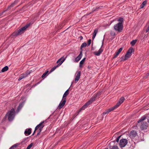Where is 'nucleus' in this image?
<instances>
[{"mask_svg": "<svg viewBox=\"0 0 149 149\" xmlns=\"http://www.w3.org/2000/svg\"><path fill=\"white\" fill-rule=\"evenodd\" d=\"M101 95V92H99L97 94H94L91 97L90 99L78 111L79 113L82 110H84L87 108L88 106L92 104L93 102L95 101L97 97H99Z\"/></svg>", "mask_w": 149, "mask_h": 149, "instance_id": "f257e3e1", "label": "nucleus"}, {"mask_svg": "<svg viewBox=\"0 0 149 149\" xmlns=\"http://www.w3.org/2000/svg\"><path fill=\"white\" fill-rule=\"evenodd\" d=\"M125 98L123 97H121L119 99V101L116 104L111 108L109 109L106 110L103 113L104 115L108 113L111 111L114 110L115 109L118 107L124 101Z\"/></svg>", "mask_w": 149, "mask_h": 149, "instance_id": "f03ea898", "label": "nucleus"}, {"mask_svg": "<svg viewBox=\"0 0 149 149\" xmlns=\"http://www.w3.org/2000/svg\"><path fill=\"white\" fill-rule=\"evenodd\" d=\"M15 112L14 109L12 108L10 111L7 113L5 116V118H8L9 121H12L15 117Z\"/></svg>", "mask_w": 149, "mask_h": 149, "instance_id": "7ed1b4c3", "label": "nucleus"}, {"mask_svg": "<svg viewBox=\"0 0 149 149\" xmlns=\"http://www.w3.org/2000/svg\"><path fill=\"white\" fill-rule=\"evenodd\" d=\"M69 94V90L68 89L65 92L64 94L62 100H63L62 102H61L60 104H59L58 107V108L59 109H61L62 107H63V106L65 104V102H66V98H65V97L67 96L68 94Z\"/></svg>", "mask_w": 149, "mask_h": 149, "instance_id": "20e7f679", "label": "nucleus"}, {"mask_svg": "<svg viewBox=\"0 0 149 149\" xmlns=\"http://www.w3.org/2000/svg\"><path fill=\"white\" fill-rule=\"evenodd\" d=\"M67 58V56L65 57L64 56H63L60 58H59L56 62V63L58 64L53 68H52L50 70V72L54 71L57 67L60 66L62 63L65 61Z\"/></svg>", "mask_w": 149, "mask_h": 149, "instance_id": "39448f33", "label": "nucleus"}, {"mask_svg": "<svg viewBox=\"0 0 149 149\" xmlns=\"http://www.w3.org/2000/svg\"><path fill=\"white\" fill-rule=\"evenodd\" d=\"M67 58V56L65 57L64 56H63L60 58H59L56 62V63L58 64L53 68H52L50 70V72L54 71L57 67L60 66L62 63L65 61Z\"/></svg>", "mask_w": 149, "mask_h": 149, "instance_id": "423d86ee", "label": "nucleus"}, {"mask_svg": "<svg viewBox=\"0 0 149 149\" xmlns=\"http://www.w3.org/2000/svg\"><path fill=\"white\" fill-rule=\"evenodd\" d=\"M123 26L121 23H118L115 25L114 26V28L116 31L120 32L123 29Z\"/></svg>", "mask_w": 149, "mask_h": 149, "instance_id": "0eeeda50", "label": "nucleus"}, {"mask_svg": "<svg viewBox=\"0 0 149 149\" xmlns=\"http://www.w3.org/2000/svg\"><path fill=\"white\" fill-rule=\"evenodd\" d=\"M127 143V140L126 139H122L120 141L119 144L121 147H124Z\"/></svg>", "mask_w": 149, "mask_h": 149, "instance_id": "6e6552de", "label": "nucleus"}, {"mask_svg": "<svg viewBox=\"0 0 149 149\" xmlns=\"http://www.w3.org/2000/svg\"><path fill=\"white\" fill-rule=\"evenodd\" d=\"M148 126V123L146 122H143L141 123L140 126V128L142 130H146Z\"/></svg>", "mask_w": 149, "mask_h": 149, "instance_id": "1a4fd4ad", "label": "nucleus"}, {"mask_svg": "<svg viewBox=\"0 0 149 149\" xmlns=\"http://www.w3.org/2000/svg\"><path fill=\"white\" fill-rule=\"evenodd\" d=\"M44 122L45 121H43L38 125L35 127V130H37L38 129L42 130L44 126V125L43 124Z\"/></svg>", "mask_w": 149, "mask_h": 149, "instance_id": "9d476101", "label": "nucleus"}, {"mask_svg": "<svg viewBox=\"0 0 149 149\" xmlns=\"http://www.w3.org/2000/svg\"><path fill=\"white\" fill-rule=\"evenodd\" d=\"M131 55V54L127 52L125 57H122L121 58V61H123L127 59Z\"/></svg>", "mask_w": 149, "mask_h": 149, "instance_id": "9b49d317", "label": "nucleus"}, {"mask_svg": "<svg viewBox=\"0 0 149 149\" xmlns=\"http://www.w3.org/2000/svg\"><path fill=\"white\" fill-rule=\"evenodd\" d=\"M29 24H27L19 29V35L24 32L26 29L29 26Z\"/></svg>", "mask_w": 149, "mask_h": 149, "instance_id": "f8f14e48", "label": "nucleus"}, {"mask_svg": "<svg viewBox=\"0 0 149 149\" xmlns=\"http://www.w3.org/2000/svg\"><path fill=\"white\" fill-rule=\"evenodd\" d=\"M103 44V42H102V44L101 47H102ZM103 49L102 48V47L100 48L98 51L95 52H94V54L96 56H99L100 54L102 52Z\"/></svg>", "mask_w": 149, "mask_h": 149, "instance_id": "ddd939ff", "label": "nucleus"}, {"mask_svg": "<svg viewBox=\"0 0 149 149\" xmlns=\"http://www.w3.org/2000/svg\"><path fill=\"white\" fill-rule=\"evenodd\" d=\"M82 56V52L81 51L79 54L78 55V56L75 59V60L74 61V62H78L80 59L81 58Z\"/></svg>", "mask_w": 149, "mask_h": 149, "instance_id": "4468645a", "label": "nucleus"}, {"mask_svg": "<svg viewBox=\"0 0 149 149\" xmlns=\"http://www.w3.org/2000/svg\"><path fill=\"white\" fill-rule=\"evenodd\" d=\"M31 128L26 129L25 130L24 134L26 136L29 135L31 133Z\"/></svg>", "mask_w": 149, "mask_h": 149, "instance_id": "2eb2a0df", "label": "nucleus"}, {"mask_svg": "<svg viewBox=\"0 0 149 149\" xmlns=\"http://www.w3.org/2000/svg\"><path fill=\"white\" fill-rule=\"evenodd\" d=\"M81 75V72L79 71L78 72L75 78V82L76 83L79 80Z\"/></svg>", "mask_w": 149, "mask_h": 149, "instance_id": "dca6fc26", "label": "nucleus"}, {"mask_svg": "<svg viewBox=\"0 0 149 149\" xmlns=\"http://www.w3.org/2000/svg\"><path fill=\"white\" fill-rule=\"evenodd\" d=\"M103 6H100L99 7H97L95 8H93L92 9V13H93V12L95 11H98L100 10H102V8Z\"/></svg>", "mask_w": 149, "mask_h": 149, "instance_id": "f3484780", "label": "nucleus"}, {"mask_svg": "<svg viewBox=\"0 0 149 149\" xmlns=\"http://www.w3.org/2000/svg\"><path fill=\"white\" fill-rule=\"evenodd\" d=\"M29 74V73H28L27 72H26L25 73L21 74L20 75V77H19V81L26 77Z\"/></svg>", "mask_w": 149, "mask_h": 149, "instance_id": "a211bd4d", "label": "nucleus"}, {"mask_svg": "<svg viewBox=\"0 0 149 149\" xmlns=\"http://www.w3.org/2000/svg\"><path fill=\"white\" fill-rule=\"evenodd\" d=\"M130 135L132 137H135L136 135V132L134 130H133L130 132Z\"/></svg>", "mask_w": 149, "mask_h": 149, "instance_id": "6ab92c4d", "label": "nucleus"}, {"mask_svg": "<svg viewBox=\"0 0 149 149\" xmlns=\"http://www.w3.org/2000/svg\"><path fill=\"white\" fill-rule=\"evenodd\" d=\"M123 50V48L121 47L118 50V51L116 52V55H114V58H115L118 55V54H120V53L121 52V51Z\"/></svg>", "mask_w": 149, "mask_h": 149, "instance_id": "aec40b11", "label": "nucleus"}, {"mask_svg": "<svg viewBox=\"0 0 149 149\" xmlns=\"http://www.w3.org/2000/svg\"><path fill=\"white\" fill-rule=\"evenodd\" d=\"M8 69V67L7 66H6L3 68L1 71V72H4L6 71H7Z\"/></svg>", "mask_w": 149, "mask_h": 149, "instance_id": "412c9836", "label": "nucleus"}, {"mask_svg": "<svg viewBox=\"0 0 149 149\" xmlns=\"http://www.w3.org/2000/svg\"><path fill=\"white\" fill-rule=\"evenodd\" d=\"M86 58H83L80 62L79 63V67H81L82 66V65L85 61Z\"/></svg>", "mask_w": 149, "mask_h": 149, "instance_id": "4be33fe9", "label": "nucleus"}, {"mask_svg": "<svg viewBox=\"0 0 149 149\" xmlns=\"http://www.w3.org/2000/svg\"><path fill=\"white\" fill-rule=\"evenodd\" d=\"M19 145L18 143H17L12 146L9 149H16L17 146Z\"/></svg>", "mask_w": 149, "mask_h": 149, "instance_id": "5701e85b", "label": "nucleus"}, {"mask_svg": "<svg viewBox=\"0 0 149 149\" xmlns=\"http://www.w3.org/2000/svg\"><path fill=\"white\" fill-rule=\"evenodd\" d=\"M109 149H119L118 147L116 146H111L109 147Z\"/></svg>", "mask_w": 149, "mask_h": 149, "instance_id": "b1692460", "label": "nucleus"}, {"mask_svg": "<svg viewBox=\"0 0 149 149\" xmlns=\"http://www.w3.org/2000/svg\"><path fill=\"white\" fill-rule=\"evenodd\" d=\"M147 2L146 1H144L140 5V8H143L145 5L146 4Z\"/></svg>", "mask_w": 149, "mask_h": 149, "instance_id": "393cba45", "label": "nucleus"}, {"mask_svg": "<svg viewBox=\"0 0 149 149\" xmlns=\"http://www.w3.org/2000/svg\"><path fill=\"white\" fill-rule=\"evenodd\" d=\"M19 35V30H17L16 32L13 33L12 34L13 36H17Z\"/></svg>", "mask_w": 149, "mask_h": 149, "instance_id": "a878e982", "label": "nucleus"}, {"mask_svg": "<svg viewBox=\"0 0 149 149\" xmlns=\"http://www.w3.org/2000/svg\"><path fill=\"white\" fill-rule=\"evenodd\" d=\"M25 102L24 101H22L20 102V104H19V110L23 106L24 103Z\"/></svg>", "mask_w": 149, "mask_h": 149, "instance_id": "bb28decb", "label": "nucleus"}, {"mask_svg": "<svg viewBox=\"0 0 149 149\" xmlns=\"http://www.w3.org/2000/svg\"><path fill=\"white\" fill-rule=\"evenodd\" d=\"M136 41H137L136 40H133L132 41L130 42V44H131L132 46H133L136 43Z\"/></svg>", "mask_w": 149, "mask_h": 149, "instance_id": "cd10ccee", "label": "nucleus"}, {"mask_svg": "<svg viewBox=\"0 0 149 149\" xmlns=\"http://www.w3.org/2000/svg\"><path fill=\"white\" fill-rule=\"evenodd\" d=\"M17 2H18V1H14V3H12L10 6H8V8H9L10 7H13L14 5L16 4V3H17Z\"/></svg>", "mask_w": 149, "mask_h": 149, "instance_id": "c85d7f7f", "label": "nucleus"}, {"mask_svg": "<svg viewBox=\"0 0 149 149\" xmlns=\"http://www.w3.org/2000/svg\"><path fill=\"white\" fill-rule=\"evenodd\" d=\"M146 118V117L145 116H143L141 117V118L138 121V123H139L141 122H142Z\"/></svg>", "mask_w": 149, "mask_h": 149, "instance_id": "c756f323", "label": "nucleus"}, {"mask_svg": "<svg viewBox=\"0 0 149 149\" xmlns=\"http://www.w3.org/2000/svg\"><path fill=\"white\" fill-rule=\"evenodd\" d=\"M118 21L119 22L118 23H121L122 24H123V18H120L118 20Z\"/></svg>", "mask_w": 149, "mask_h": 149, "instance_id": "7c9ffc66", "label": "nucleus"}, {"mask_svg": "<svg viewBox=\"0 0 149 149\" xmlns=\"http://www.w3.org/2000/svg\"><path fill=\"white\" fill-rule=\"evenodd\" d=\"M134 51V50L133 49V48H130L127 51V52L128 53H130V54H131V53L133 51Z\"/></svg>", "mask_w": 149, "mask_h": 149, "instance_id": "2f4dec72", "label": "nucleus"}, {"mask_svg": "<svg viewBox=\"0 0 149 149\" xmlns=\"http://www.w3.org/2000/svg\"><path fill=\"white\" fill-rule=\"evenodd\" d=\"M33 143H31L27 147L26 149H30L33 145Z\"/></svg>", "mask_w": 149, "mask_h": 149, "instance_id": "473e14b6", "label": "nucleus"}, {"mask_svg": "<svg viewBox=\"0 0 149 149\" xmlns=\"http://www.w3.org/2000/svg\"><path fill=\"white\" fill-rule=\"evenodd\" d=\"M48 71L47 70L45 72L43 73V74L42 76V77L43 78L45 77V76H46L47 74H48Z\"/></svg>", "mask_w": 149, "mask_h": 149, "instance_id": "72a5a7b5", "label": "nucleus"}, {"mask_svg": "<svg viewBox=\"0 0 149 149\" xmlns=\"http://www.w3.org/2000/svg\"><path fill=\"white\" fill-rule=\"evenodd\" d=\"M86 45V43L85 42H84L83 43L81 46V49L83 47H85Z\"/></svg>", "mask_w": 149, "mask_h": 149, "instance_id": "f704fd0d", "label": "nucleus"}, {"mask_svg": "<svg viewBox=\"0 0 149 149\" xmlns=\"http://www.w3.org/2000/svg\"><path fill=\"white\" fill-rule=\"evenodd\" d=\"M28 137L24 139H23V141L21 142V143L22 144H23L24 143H26L27 141H26V140L28 139Z\"/></svg>", "mask_w": 149, "mask_h": 149, "instance_id": "c9c22d12", "label": "nucleus"}, {"mask_svg": "<svg viewBox=\"0 0 149 149\" xmlns=\"http://www.w3.org/2000/svg\"><path fill=\"white\" fill-rule=\"evenodd\" d=\"M111 34L112 36H114L115 35V33L113 31H111Z\"/></svg>", "mask_w": 149, "mask_h": 149, "instance_id": "e433bc0d", "label": "nucleus"}, {"mask_svg": "<svg viewBox=\"0 0 149 149\" xmlns=\"http://www.w3.org/2000/svg\"><path fill=\"white\" fill-rule=\"evenodd\" d=\"M42 130H41L40 129H39V130H38V133L37 134V136L38 135H39V134H40V132H41V131H42Z\"/></svg>", "mask_w": 149, "mask_h": 149, "instance_id": "4c0bfd02", "label": "nucleus"}, {"mask_svg": "<svg viewBox=\"0 0 149 149\" xmlns=\"http://www.w3.org/2000/svg\"><path fill=\"white\" fill-rule=\"evenodd\" d=\"M97 29H95L93 33V34L96 35L97 33Z\"/></svg>", "mask_w": 149, "mask_h": 149, "instance_id": "58836bf2", "label": "nucleus"}, {"mask_svg": "<svg viewBox=\"0 0 149 149\" xmlns=\"http://www.w3.org/2000/svg\"><path fill=\"white\" fill-rule=\"evenodd\" d=\"M91 39L88 40V46H89L90 45V44L91 43Z\"/></svg>", "mask_w": 149, "mask_h": 149, "instance_id": "ea45409f", "label": "nucleus"}, {"mask_svg": "<svg viewBox=\"0 0 149 149\" xmlns=\"http://www.w3.org/2000/svg\"><path fill=\"white\" fill-rule=\"evenodd\" d=\"M120 138V136H118L116 139V141L118 142Z\"/></svg>", "mask_w": 149, "mask_h": 149, "instance_id": "a19ab883", "label": "nucleus"}, {"mask_svg": "<svg viewBox=\"0 0 149 149\" xmlns=\"http://www.w3.org/2000/svg\"><path fill=\"white\" fill-rule=\"evenodd\" d=\"M96 35H95V34H93V37H92V38L94 39L95 37V36H96Z\"/></svg>", "mask_w": 149, "mask_h": 149, "instance_id": "79ce46f5", "label": "nucleus"}, {"mask_svg": "<svg viewBox=\"0 0 149 149\" xmlns=\"http://www.w3.org/2000/svg\"><path fill=\"white\" fill-rule=\"evenodd\" d=\"M6 10H4L0 14V16L2 15L5 12Z\"/></svg>", "mask_w": 149, "mask_h": 149, "instance_id": "37998d69", "label": "nucleus"}, {"mask_svg": "<svg viewBox=\"0 0 149 149\" xmlns=\"http://www.w3.org/2000/svg\"><path fill=\"white\" fill-rule=\"evenodd\" d=\"M149 75V72L148 73L146 74V76L145 77H146V78Z\"/></svg>", "mask_w": 149, "mask_h": 149, "instance_id": "c03bdc74", "label": "nucleus"}, {"mask_svg": "<svg viewBox=\"0 0 149 149\" xmlns=\"http://www.w3.org/2000/svg\"><path fill=\"white\" fill-rule=\"evenodd\" d=\"M36 130H35H35L33 132V133L32 134V135H33L35 134V132H36Z\"/></svg>", "mask_w": 149, "mask_h": 149, "instance_id": "a18cd8bd", "label": "nucleus"}, {"mask_svg": "<svg viewBox=\"0 0 149 149\" xmlns=\"http://www.w3.org/2000/svg\"><path fill=\"white\" fill-rule=\"evenodd\" d=\"M80 39L81 40H82L83 38V37L82 36H80Z\"/></svg>", "mask_w": 149, "mask_h": 149, "instance_id": "49530a36", "label": "nucleus"}, {"mask_svg": "<svg viewBox=\"0 0 149 149\" xmlns=\"http://www.w3.org/2000/svg\"><path fill=\"white\" fill-rule=\"evenodd\" d=\"M19 109V107H17V110H18Z\"/></svg>", "mask_w": 149, "mask_h": 149, "instance_id": "de8ad7c7", "label": "nucleus"}, {"mask_svg": "<svg viewBox=\"0 0 149 149\" xmlns=\"http://www.w3.org/2000/svg\"><path fill=\"white\" fill-rule=\"evenodd\" d=\"M91 13H89L88 14V15H89V14H91Z\"/></svg>", "mask_w": 149, "mask_h": 149, "instance_id": "09e8293b", "label": "nucleus"}]
</instances>
